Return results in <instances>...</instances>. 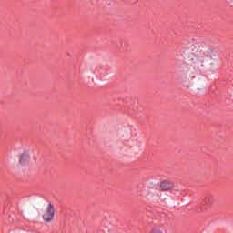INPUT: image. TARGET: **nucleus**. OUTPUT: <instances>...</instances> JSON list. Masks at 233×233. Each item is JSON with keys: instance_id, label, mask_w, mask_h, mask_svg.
<instances>
[{"instance_id": "f257e3e1", "label": "nucleus", "mask_w": 233, "mask_h": 233, "mask_svg": "<svg viewBox=\"0 0 233 233\" xmlns=\"http://www.w3.org/2000/svg\"><path fill=\"white\" fill-rule=\"evenodd\" d=\"M54 214H55L54 206H52V204H49L43 214L44 221H46V223H50V221L54 219Z\"/></svg>"}, {"instance_id": "f03ea898", "label": "nucleus", "mask_w": 233, "mask_h": 233, "mask_svg": "<svg viewBox=\"0 0 233 233\" xmlns=\"http://www.w3.org/2000/svg\"><path fill=\"white\" fill-rule=\"evenodd\" d=\"M19 165L23 168L30 167V155L28 153H22L19 157Z\"/></svg>"}, {"instance_id": "7ed1b4c3", "label": "nucleus", "mask_w": 233, "mask_h": 233, "mask_svg": "<svg viewBox=\"0 0 233 233\" xmlns=\"http://www.w3.org/2000/svg\"><path fill=\"white\" fill-rule=\"evenodd\" d=\"M174 182L172 181H163L160 184V188L162 192H168L170 190H174Z\"/></svg>"}, {"instance_id": "20e7f679", "label": "nucleus", "mask_w": 233, "mask_h": 233, "mask_svg": "<svg viewBox=\"0 0 233 233\" xmlns=\"http://www.w3.org/2000/svg\"><path fill=\"white\" fill-rule=\"evenodd\" d=\"M233 2V0H231Z\"/></svg>"}]
</instances>
